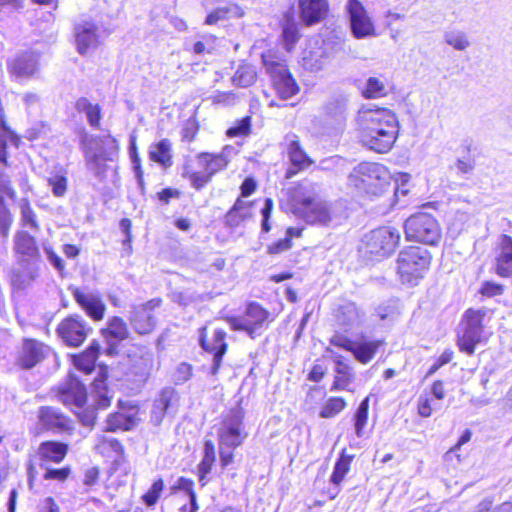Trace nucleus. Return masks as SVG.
Wrapping results in <instances>:
<instances>
[{"label": "nucleus", "instance_id": "obj_1", "mask_svg": "<svg viewBox=\"0 0 512 512\" xmlns=\"http://www.w3.org/2000/svg\"><path fill=\"white\" fill-rule=\"evenodd\" d=\"M357 122L360 141L377 153L389 152L399 135V121L396 114L387 108L363 107L358 112Z\"/></svg>", "mask_w": 512, "mask_h": 512}, {"label": "nucleus", "instance_id": "obj_60", "mask_svg": "<svg viewBox=\"0 0 512 512\" xmlns=\"http://www.w3.org/2000/svg\"><path fill=\"white\" fill-rule=\"evenodd\" d=\"M97 448L100 452H104L106 448H109L111 451H113L116 454H122L123 453V447L120 444V442L113 438V437H106L102 436L100 438L99 444L97 445Z\"/></svg>", "mask_w": 512, "mask_h": 512}, {"label": "nucleus", "instance_id": "obj_46", "mask_svg": "<svg viewBox=\"0 0 512 512\" xmlns=\"http://www.w3.org/2000/svg\"><path fill=\"white\" fill-rule=\"evenodd\" d=\"M232 80L233 83L239 87H249L256 80V71L251 65H240L236 70Z\"/></svg>", "mask_w": 512, "mask_h": 512}, {"label": "nucleus", "instance_id": "obj_27", "mask_svg": "<svg viewBox=\"0 0 512 512\" xmlns=\"http://www.w3.org/2000/svg\"><path fill=\"white\" fill-rule=\"evenodd\" d=\"M300 17L306 25L322 21L328 14L327 0H299Z\"/></svg>", "mask_w": 512, "mask_h": 512}, {"label": "nucleus", "instance_id": "obj_19", "mask_svg": "<svg viewBox=\"0 0 512 512\" xmlns=\"http://www.w3.org/2000/svg\"><path fill=\"white\" fill-rule=\"evenodd\" d=\"M13 250L16 262H40L41 255L36 240L26 231H18L14 236Z\"/></svg>", "mask_w": 512, "mask_h": 512}, {"label": "nucleus", "instance_id": "obj_64", "mask_svg": "<svg viewBox=\"0 0 512 512\" xmlns=\"http://www.w3.org/2000/svg\"><path fill=\"white\" fill-rule=\"evenodd\" d=\"M70 469L68 467L60 469H49L46 468L44 478L48 480L64 481L68 478Z\"/></svg>", "mask_w": 512, "mask_h": 512}, {"label": "nucleus", "instance_id": "obj_37", "mask_svg": "<svg viewBox=\"0 0 512 512\" xmlns=\"http://www.w3.org/2000/svg\"><path fill=\"white\" fill-rule=\"evenodd\" d=\"M243 10L236 4H228L226 6L217 7L212 10L205 19V24L215 25L219 22L229 20L231 18H239L243 16Z\"/></svg>", "mask_w": 512, "mask_h": 512}, {"label": "nucleus", "instance_id": "obj_42", "mask_svg": "<svg viewBox=\"0 0 512 512\" xmlns=\"http://www.w3.org/2000/svg\"><path fill=\"white\" fill-rule=\"evenodd\" d=\"M444 42L457 51H465L471 46L467 33L458 28H452L444 32Z\"/></svg>", "mask_w": 512, "mask_h": 512}, {"label": "nucleus", "instance_id": "obj_53", "mask_svg": "<svg viewBox=\"0 0 512 512\" xmlns=\"http://www.w3.org/2000/svg\"><path fill=\"white\" fill-rule=\"evenodd\" d=\"M299 39L298 29L294 24H287L283 27L282 40L287 52H291Z\"/></svg>", "mask_w": 512, "mask_h": 512}, {"label": "nucleus", "instance_id": "obj_61", "mask_svg": "<svg viewBox=\"0 0 512 512\" xmlns=\"http://www.w3.org/2000/svg\"><path fill=\"white\" fill-rule=\"evenodd\" d=\"M470 215L466 212L457 211L450 222L451 228L456 232H461L465 224L469 221Z\"/></svg>", "mask_w": 512, "mask_h": 512}, {"label": "nucleus", "instance_id": "obj_7", "mask_svg": "<svg viewBox=\"0 0 512 512\" xmlns=\"http://www.w3.org/2000/svg\"><path fill=\"white\" fill-rule=\"evenodd\" d=\"M262 62L270 75L273 87L281 99H289L299 92V86L289 72L283 59L274 52L268 51L262 54Z\"/></svg>", "mask_w": 512, "mask_h": 512}, {"label": "nucleus", "instance_id": "obj_57", "mask_svg": "<svg viewBox=\"0 0 512 512\" xmlns=\"http://www.w3.org/2000/svg\"><path fill=\"white\" fill-rule=\"evenodd\" d=\"M94 388L96 390V406L99 409H105L110 406V397L107 395V389L104 381L95 380Z\"/></svg>", "mask_w": 512, "mask_h": 512}, {"label": "nucleus", "instance_id": "obj_49", "mask_svg": "<svg viewBox=\"0 0 512 512\" xmlns=\"http://www.w3.org/2000/svg\"><path fill=\"white\" fill-rule=\"evenodd\" d=\"M325 113L337 122L345 118L346 102L342 98L329 101L324 107Z\"/></svg>", "mask_w": 512, "mask_h": 512}, {"label": "nucleus", "instance_id": "obj_44", "mask_svg": "<svg viewBox=\"0 0 512 512\" xmlns=\"http://www.w3.org/2000/svg\"><path fill=\"white\" fill-rule=\"evenodd\" d=\"M368 410H369V397H366L358 406L354 414V428L355 434L358 438H362L365 435V427L368 422Z\"/></svg>", "mask_w": 512, "mask_h": 512}, {"label": "nucleus", "instance_id": "obj_33", "mask_svg": "<svg viewBox=\"0 0 512 512\" xmlns=\"http://www.w3.org/2000/svg\"><path fill=\"white\" fill-rule=\"evenodd\" d=\"M301 64L310 72L322 70L326 64V53L322 47L305 49L302 53Z\"/></svg>", "mask_w": 512, "mask_h": 512}, {"label": "nucleus", "instance_id": "obj_41", "mask_svg": "<svg viewBox=\"0 0 512 512\" xmlns=\"http://www.w3.org/2000/svg\"><path fill=\"white\" fill-rule=\"evenodd\" d=\"M98 345L91 344L90 347L80 355L74 356L73 363L75 367L84 372L85 374H89L94 370L95 363L98 357Z\"/></svg>", "mask_w": 512, "mask_h": 512}, {"label": "nucleus", "instance_id": "obj_20", "mask_svg": "<svg viewBox=\"0 0 512 512\" xmlns=\"http://www.w3.org/2000/svg\"><path fill=\"white\" fill-rule=\"evenodd\" d=\"M48 347L34 339H25L17 353L16 363L23 369H30L41 362L48 352Z\"/></svg>", "mask_w": 512, "mask_h": 512}, {"label": "nucleus", "instance_id": "obj_9", "mask_svg": "<svg viewBox=\"0 0 512 512\" xmlns=\"http://www.w3.org/2000/svg\"><path fill=\"white\" fill-rule=\"evenodd\" d=\"M404 231L408 240L427 245H436L441 238V229L437 220L427 213L410 216L404 223Z\"/></svg>", "mask_w": 512, "mask_h": 512}, {"label": "nucleus", "instance_id": "obj_16", "mask_svg": "<svg viewBox=\"0 0 512 512\" xmlns=\"http://www.w3.org/2000/svg\"><path fill=\"white\" fill-rule=\"evenodd\" d=\"M161 304L160 299H152L146 303L132 307L130 323L134 330L141 335L149 334L156 325L153 311Z\"/></svg>", "mask_w": 512, "mask_h": 512}, {"label": "nucleus", "instance_id": "obj_17", "mask_svg": "<svg viewBox=\"0 0 512 512\" xmlns=\"http://www.w3.org/2000/svg\"><path fill=\"white\" fill-rule=\"evenodd\" d=\"M59 400L74 413L83 408L87 400L85 386L74 376L70 375L60 389Z\"/></svg>", "mask_w": 512, "mask_h": 512}, {"label": "nucleus", "instance_id": "obj_50", "mask_svg": "<svg viewBox=\"0 0 512 512\" xmlns=\"http://www.w3.org/2000/svg\"><path fill=\"white\" fill-rule=\"evenodd\" d=\"M20 209H21L22 224L24 226H28L31 229L37 231L39 229V225L36 220V215H35L34 211L32 210L27 199H22V201L20 203Z\"/></svg>", "mask_w": 512, "mask_h": 512}, {"label": "nucleus", "instance_id": "obj_55", "mask_svg": "<svg viewBox=\"0 0 512 512\" xmlns=\"http://www.w3.org/2000/svg\"><path fill=\"white\" fill-rule=\"evenodd\" d=\"M216 41L217 38L212 35L204 36L202 40L193 45V52L197 55L211 53L216 47Z\"/></svg>", "mask_w": 512, "mask_h": 512}, {"label": "nucleus", "instance_id": "obj_43", "mask_svg": "<svg viewBox=\"0 0 512 512\" xmlns=\"http://www.w3.org/2000/svg\"><path fill=\"white\" fill-rule=\"evenodd\" d=\"M249 204L238 199L226 215V222L231 226H238L241 221L249 217Z\"/></svg>", "mask_w": 512, "mask_h": 512}, {"label": "nucleus", "instance_id": "obj_11", "mask_svg": "<svg viewBox=\"0 0 512 512\" xmlns=\"http://www.w3.org/2000/svg\"><path fill=\"white\" fill-rule=\"evenodd\" d=\"M346 8L349 15L351 31L356 39L377 36L375 25L371 17L359 0H349Z\"/></svg>", "mask_w": 512, "mask_h": 512}, {"label": "nucleus", "instance_id": "obj_35", "mask_svg": "<svg viewBox=\"0 0 512 512\" xmlns=\"http://www.w3.org/2000/svg\"><path fill=\"white\" fill-rule=\"evenodd\" d=\"M171 147V142L168 139H162L150 146L149 158L164 168L170 167L173 164Z\"/></svg>", "mask_w": 512, "mask_h": 512}, {"label": "nucleus", "instance_id": "obj_5", "mask_svg": "<svg viewBox=\"0 0 512 512\" xmlns=\"http://www.w3.org/2000/svg\"><path fill=\"white\" fill-rule=\"evenodd\" d=\"M489 321V312L484 309H468L464 313L457 339L460 351L472 355L478 345L487 341L491 334L487 331Z\"/></svg>", "mask_w": 512, "mask_h": 512}, {"label": "nucleus", "instance_id": "obj_58", "mask_svg": "<svg viewBox=\"0 0 512 512\" xmlns=\"http://www.w3.org/2000/svg\"><path fill=\"white\" fill-rule=\"evenodd\" d=\"M49 186L55 196L61 197L67 190V178L64 175L56 174L48 179Z\"/></svg>", "mask_w": 512, "mask_h": 512}, {"label": "nucleus", "instance_id": "obj_47", "mask_svg": "<svg viewBox=\"0 0 512 512\" xmlns=\"http://www.w3.org/2000/svg\"><path fill=\"white\" fill-rule=\"evenodd\" d=\"M173 392L171 390H163L153 405L151 418L155 423H160L164 414L166 413Z\"/></svg>", "mask_w": 512, "mask_h": 512}, {"label": "nucleus", "instance_id": "obj_38", "mask_svg": "<svg viewBox=\"0 0 512 512\" xmlns=\"http://www.w3.org/2000/svg\"><path fill=\"white\" fill-rule=\"evenodd\" d=\"M75 109L86 116L88 123L93 128H98L101 121V108L89 99L82 97L75 103Z\"/></svg>", "mask_w": 512, "mask_h": 512}, {"label": "nucleus", "instance_id": "obj_10", "mask_svg": "<svg viewBox=\"0 0 512 512\" xmlns=\"http://www.w3.org/2000/svg\"><path fill=\"white\" fill-rule=\"evenodd\" d=\"M400 241V232L391 226H383L372 230L363 239L364 251L376 258H384L392 254Z\"/></svg>", "mask_w": 512, "mask_h": 512}, {"label": "nucleus", "instance_id": "obj_8", "mask_svg": "<svg viewBox=\"0 0 512 512\" xmlns=\"http://www.w3.org/2000/svg\"><path fill=\"white\" fill-rule=\"evenodd\" d=\"M244 411L241 407L230 409L225 415L217 428L218 446H228V449L239 447L247 433L244 431Z\"/></svg>", "mask_w": 512, "mask_h": 512}, {"label": "nucleus", "instance_id": "obj_18", "mask_svg": "<svg viewBox=\"0 0 512 512\" xmlns=\"http://www.w3.org/2000/svg\"><path fill=\"white\" fill-rule=\"evenodd\" d=\"M38 421L42 429L54 433H71L73 430L72 421L54 407H41L38 412Z\"/></svg>", "mask_w": 512, "mask_h": 512}, {"label": "nucleus", "instance_id": "obj_21", "mask_svg": "<svg viewBox=\"0 0 512 512\" xmlns=\"http://www.w3.org/2000/svg\"><path fill=\"white\" fill-rule=\"evenodd\" d=\"M154 364V354L150 349L138 348L131 358L130 373L134 381L142 385L148 379Z\"/></svg>", "mask_w": 512, "mask_h": 512}, {"label": "nucleus", "instance_id": "obj_25", "mask_svg": "<svg viewBox=\"0 0 512 512\" xmlns=\"http://www.w3.org/2000/svg\"><path fill=\"white\" fill-rule=\"evenodd\" d=\"M102 335L108 344L106 353L112 355L116 352L117 345L128 338L129 330L122 318L114 316L108 320L107 327L102 330Z\"/></svg>", "mask_w": 512, "mask_h": 512}, {"label": "nucleus", "instance_id": "obj_59", "mask_svg": "<svg viewBox=\"0 0 512 512\" xmlns=\"http://www.w3.org/2000/svg\"><path fill=\"white\" fill-rule=\"evenodd\" d=\"M213 104H218L222 106H232L237 101V96L230 91L227 92H221L217 91L215 92L211 97Z\"/></svg>", "mask_w": 512, "mask_h": 512}, {"label": "nucleus", "instance_id": "obj_52", "mask_svg": "<svg viewBox=\"0 0 512 512\" xmlns=\"http://www.w3.org/2000/svg\"><path fill=\"white\" fill-rule=\"evenodd\" d=\"M251 129V117L246 116L237 120L226 132L228 137L247 136Z\"/></svg>", "mask_w": 512, "mask_h": 512}, {"label": "nucleus", "instance_id": "obj_14", "mask_svg": "<svg viewBox=\"0 0 512 512\" xmlns=\"http://www.w3.org/2000/svg\"><path fill=\"white\" fill-rule=\"evenodd\" d=\"M269 313L257 303H250L244 315L238 318H231L230 325L234 330L245 331L252 338L260 333L264 322L268 319Z\"/></svg>", "mask_w": 512, "mask_h": 512}, {"label": "nucleus", "instance_id": "obj_40", "mask_svg": "<svg viewBox=\"0 0 512 512\" xmlns=\"http://www.w3.org/2000/svg\"><path fill=\"white\" fill-rule=\"evenodd\" d=\"M361 316L358 308L352 302H346L341 305L337 313V321L340 325L350 329L359 324Z\"/></svg>", "mask_w": 512, "mask_h": 512}, {"label": "nucleus", "instance_id": "obj_51", "mask_svg": "<svg viewBox=\"0 0 512 512\" xmlns=\"http://www.w3.org/2000/svg\"><path fill=\"white\" fill-rule=\"evenodd\" d=\"M164 489V482L161 478L155 480L150 489L142 496L143 502L151 507L154 506L160 498Z\"/></svg>", "mask_w": 512, "mask_h": 512}, {"label": "nucleus", "instance_id": "obj_12", "mask_svg": "<svg viewBox=\"0 0 512 512\" xmlns=\"http://www.w3.org/2000/svg\"><path fill=\"white\" fill-rule=\"evenodd\" d=\"M77 51L85 55L95 50L107 36L105 30L92 21H81L75 25Z\"/></svg>", "mask_w": 512, "mask_h": 512}, {"label": "nucleus", "instance_id": "obj_34", "mask_svg": "<svg viewBox=\"0 0 512 512\" xmlns=\"http://www.w3.org/2000/svg\"><path fill=\"white\" fill-rule=\"evenodd\" d=\"M68 451V446L64 443L47 441L40 445L39 456L43 462L52 461L54 463L61 462Z\"/></svg>", "mask_w": 512, "mask_h": 512}, {"label": "nucleus", "instance_id": "obj_56", "mask_svg": "<svg viewBox=\"0 0 512 512\" xmlns=\"http://www.w3.org/2000/svg\"><path fill=\"white\" fill-rule=\"evenodd\" d=\"M184 177L188 178L190 184L196 190L202 189L205 185H207L212 176H210L206 171L204 172H185Z\"/></svg>", "mask_w": 512, "mask_h": 512}, {"label": "nucleus", "instance_id": "obj_63", "mask_svg": "<svg viewBox=\"0 0 512 512\" xmlns=\"http://www.w3.org/2000/svg\"><path fill=\"white\" fill-rule=\"evenodd\" d=\"M418 414L421 417L427 418L432 414L431 400L427 395H420L417 401Z\"/></svg>", "mask_w": 512, "mask_h": 512}, {"label": "nucleus", "instance_id": "obj_45", "mask_svg": "<svg viewBox=\"0 0 512 512\" xmlns=\"http://www.w3.org/2000/svg\"><path fill=\"white\" fill-rule=\"evenodd\" d=\"M362 94L367 99H377L385 96L387 94L385 81L378 77L368 78Z\"/></svg>", "mask_w": 512, "mask_h": 512}, {"label": "nucleus", "instance_id": "obj_15", "mask_svg": "<svg viewBox=\"0 0 512 512\" xmlns=\"http://www.w3.org/2000/svg\"><path fill=\"white\" fill-rule=\"evenodd\" d=\"M90 331V326L78 315L63 319L57 328V333L63 342L74 347L81 345Z\"/></svg>", "mask_w": 512, "mask_h": 512}, {"label": "nucleus", "instance_id": "obj_48", "mask_svg": "<svg viewBox=\"0 0 512 512\" xmlns=\"http://www.w3.org/2000/svg\"><path fill=\"white\" fill-rule=\"evenodd\" d=\"M346 407V402L340 397H331L323 405L320 417L332 418L339 414Z\"/></svg>", "mask_w": 512, "mask_h": 512}, {"label": "nucleus", "instance_id": "obj_54", "mask_svg": "<svg viewBox=\"0 0 512 512\" xmlns=\"http://www.w3.org/2000/svg\"><path fill=\"white\" fill-rule=\"evenodd\" d=\"M192 365L182 362L177 365L173 373V381L176 385H182L187 382L192 376Z\"/></svg>", "mask_w": 512, "mask_h": 512}, {"label": "nucleus", "instance_id": "obj_26", "mask_svg": "<svg viewBox=\"0 0 512 512\" xmlns=\"http://www.w3.org/2000/svg\"><path fill=\"white\" fill-rule=\"evenodd\" d=\"M17 267L13 270L11 276L12 285L16 289H26L30 287L39 277L41 265L40 262H16Z\"/></svg>", "mask_w": 512, "mask_h": 512}, {"label": "nucleus", "instance_id": "obj_29", "mask_svg": "<svg viewBox=\"0 0 512 512\" xmlns=\"http://www.w3.org/2000/svg\"><path fill=\"white\" fill-rule=\"evenodd\" d=\"M4 196L12 199L15 196V191L11 186L9 176L0 169V234L6 237L12 223V218L8 208L3 202Z\"/></svg>", "mask_w": 512, "mask_h": 512}, {"label": "nucleus", "instance_id": "obj_39", "mask_svg": "<svg viewBox=\"0 0 512 512\" xmlns=\"http://www.w3.org/2000/svg\"><path fill=\"white\" fill-rule=\"evenodd\" d=\"M215 459L214 443L211 440H206L204 443V455L198 465L199 482L201 483V486H205L207 484L206 476L211 472Z\"/></svg>", "mask_w": 512, "mask_h": 512}, {"label": "nucleus", "instance_id": "obj_6", "mask_svg": "<svg viewBox=\"0 0 512 512\" xmlns=\"http://www.w3.org/2000/svg\"><path fill=\"white\" fill-rule=\"evenodd\" d=\"M430 263L431 254L427 249L410 246L398 255L397 274L402 283L415 286L427 273Z\"/></svg>", "mask_w": 512, "mask_h": 512}, {"label": "nucleus", "instance_id": "obj_22", "mask_svg": "<svg viewBox=\"0 0 512 512\" xmlns=\"http://www.w3.org/2000/svg\"><path fill=\"white\" fill-rule=\"evenodd\" d=\"M71 292L75 301L89 317L95 321L103 319L106 307L98 294L85 292L79 288H73Z\"/></svg>", "mask_w": 512, "mask_h": 512}, {"label": "nucleus", "instance_id": "obj_13", "mask_svg": "<svg viewBox=\"0 0 512 512\" xmlns=\"http://www.w3.org/2000/svg\"><path fill=\"white\" fill-rule=\"evenodd\" d=\"M40 66V54L35 50H26L17 53L8 60L7 69L16 80L32 78Z\"/></svg>", "mask_w": 512, "mask_h": 512}, {"label": "nucleus", "instance_id": "obj_4", "mask_svg": "<svg viewBox=\"0 0 512 512\" xmlns=\"http://www.w3.org/2000/svg\"><path fill=\"white\" fill-rule=\"evenodd\" d=\"M78 135L87 168L96 177H102L106 168L105 163L113 161L117 156V140L110 135L104 137L91 135L85 129H81Z\"/></svg>", "mask_w": 512, "mask_h": 512}, {"label": "nucleus", "instance_id": "obj_30", "mask_svg": "<svg viewBox=\"0 0 512 512\" xmlns=\"http://www.w3.org/2000/svg\"><path fill=\"white\" fill-rule=\"evenodd\" d=\"M330 352V350H328ZM331 358L333 359L336 367H335V380L331 387L332 391L337 390H349V385L353 380V374L351 372V367L344 361L343 357L339 354L333 353Z\"/></svg>", "mask_w": 512, "mask_h": 512}, {"label": "nucleus", "instance_id": "obj_36", "mask_svg": "<svg viewBox=\"0 0 512 512\" xmlns=\"http://www.w3.org/2000/svg\"><path fill=\"white\" fill-rule=\"evenodd\" d=\"M352 459H353V456L348 455L344 452H342L340 454L339 458L337 459V461L334 465V468H333V472L330 476V482L333 485H335L337 487V489L335 490V492L333 494H331V496H330L331 499H334L337 496V494L339 492L338 487L340 486V484L344 480L345 476L350 471Z\"/></svg>", "mask_w": 512, "mask_h": 512}, {"label": "nucleus", "instance_id": "obj_24", "mask_svg": "<svg viewBox=\"0 0 512 512\" xmlns=\"http://www.w3.org/2000/svg\"><path fill=\"white\" fill-rule=\"evenodd\" d=\"M237 154V149L226 145L218 154L201 153L198 158L204 170L213 176L217 172L226 168L230 160Z\"/></svg>", "mask_w": 512, "mask_h": 512}, {"label": "nucleus", "instance_id": "obj_28", "mask_svg": "<svg viewBox=\"0 0 512 512\" xmlns=\"http://www.w3.org/2000/svg\"><path fill=\"white\" fill-rule=\"evenodd\" d=\"M286 141L289 159L291 164L296 168V170L292 168L288 169L287 177L290 178L295 175L298 170L309 167L313 162L301 148L298 137L296 135H288L286 137Z\"/></svg>", "mask_w": 512, "mask_h": 512}, {"label": "nucleus", "instance_id": "obj_2", "mask_svg": "<svg viewBox=\"0 0 512 512\" xmlns=\"http://www.w3.org/2000/svg\"><path fill=\"white\" fill-rule=\"evenodd\" d=\"M315 186L302 182L293 190L291 205L293 213L306 223L321 227L336 225L340 220L338 205L315 198Z\"/></svg>", "mask_w": 512, "mask_h": 512}, {"label": "nucleus", "instance_id": "obj_62", "mask_svg": "<svg viewBox=\"0 0 512 512\" xmlns=\"http://www.w3.org/2000/svg\"><path fill=\"white\" fill-rule=\"evenodd\" d=\"M497 274L502 277H509L512 274V259L499 255L497 258Z\"/></svg>", "mask_w": 512, "mask_h": 512}, {"label": "nucleus", "instance_id": "obj_32", "mask_svg": "<svg viewBox=\"0 0 512 512\" xmlns=\"http://www.w3.org/2000/svg\"><path fill=\"white\" fill-rule=\"evenodd\" d=\"M382 342L366 337L355 339L352 353L357 361L366 364L373 359Z\"/></svg>", "mask_w": 512, "mask_h": 512}, {"label": "nucleus", "instance_id": "obj_3", "mask_svg": "<svg viewBox=\"0 0 512 512\" xmlns=\"http://www.w3.org/2000/svg\"><path fill=\"white\" fill-rule=\"evenodd\" d=\"M390 171L377 162L364 161L357 164L347 177V188L355 195L375 200L389 189Z\"/></svg>", "mask_w": 512, "mask_h": 512}, {"label": "nucleus", "instance_id": "obj_31", "mask_svg": "<svg viewBox=\"0 0 512 512\" xmlns=\"http://www.w3.org/2000/svg\"><path fill=\"white\" fill-rule=\"evenodd\" d=\"M137 414L138 408L133 406L128 414L117 412L110 415L106 421V430L114 432L117 430L127 431L132 429L138 422Z\"/></svg>", "mask_w": 512, "mask_h": 512}, {"label": "nucleus", "instance_id": "obj_23", "mask_svg": "<svg viewBox=\"0 0 512 512\" xmlns=\"http://www.w3.org/2000/svg\"><path fill=\"white\" fill-rule=\"evenodd\" d=\"M226 333L221 329H216L211 339H205L201 335L200 342L203 349L213 354V364L210 374L215 376L220 368L222 357L226 352L227 344L225 342Z\"/></svg>", "mask_w": 512, "mask_h": 512}]
</instances>
